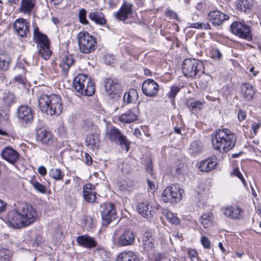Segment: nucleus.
<instances>
[{
    "label": "nucleus",
    "instance_id": "f8f14e48",
    "mask_svg": "<svg viewBox=\"0 0 261 261\" xmlns=\"http://www.w3.org/2000/svg\"><path fill=\"white\" fill-rule=\"evenodd\" d=\"M30 23L24 18L17 19L14 23V29L16 33L21 37H27L30 35Z\"/></svg>",
    "mask_w": 261,
    "mask_h": 261
},
{
    "label": "nucleus",
    "instance_id": "aec40b11",
    "mask_svg": "<svg viewBox=\"0 0 261 261\" xmlns=\"http://www.w3.org/2000/svg\"><path fill=\"white\" fill-rule=\"evenodd\" d=\"M76 241L79 246L88 249L95 247L97 245L96 240L87 235L79 236L76 238Z\"/></svg>",
    "mask_w": 261,
    "mask_h": 261
},
{
    "label": "nucleus",
    "instance_id": "4d7b16f0",
    "mask_svg": "<svg viewBox=\"0 0 261 261\" xmlns=\"http://www.w3.org/2000/svg\"><path fill=\"white\" fill-rule=\"evenodd\" d=\"M24 79L21 75H17L13 79V83H18L20 84H24Z\"/></svg>",
    "mask_w": 261,
    "mask_h": 261
},
{
    "label": "nucleus",
    "instance_id": "0e129e2a",
    "mask_svg": "<svg viewBox=\"0 0 261 261\" xmlns=\"http://www.w3.org/2000/svg\"><path fill=\"white\" fill-rule=\"evenodd\" d=\"M260 126V124L259 123H254L252 124L251 128L255 134H256V132L259 128Z\"/></svg>",
    "mask_w": 261,
    "mask_h": 261
},
{
    "label": "nucleus",
    "instance_id": "864d4df0",
    "mask_svg": "<svg viewBox=\"0 0 261 261\" xmlns=\"http://www.w3.org/2000/svg\"><path fill=\"white\" fill-rule=\"evenodd\" d=\"M201 242L204 248L206 249H209L210 248V242L205 236L201 237Z\"/></svg>",
    "mask_w": 261,
    "mask_h": 261
},
{
    "label": "nucleus",
    "instance_id": "69168bd1",
    "mask_svg": "<svg viewBox=\"0 0 261 261\" xmlns=\"http://www.w3.org/2000/svg\"><path fill=\"white\" fill-rule=\"evenodd\" d=\"M147 183L151 190H154L155 189V185L153 181H151L150 180L147 179Z\"/></svg>",
    "mask_w": 261,
    "mask_h": 261
},
{
    "label": "nucleus",
    "instance_id": "4c0bfd02",
    "mask_svg": "<svg viewBox=\"0 0 261 261\" xmlns=\"http://www.w3.org/2000/svg\"><path fill=\"white\" fill-rule=\"evenodd\" d=\"M1 97L4 105L7 107L10 106L13 103L15 98L13 94L6 92L3 93Z\"/></svg>",
    "mask_w": 261,
    "mask_h": 261
},
{
    "label": "nucleus",
    "instance_id": "ea45409f",
    "mask_svg": "<svg viewBox=\"0 0 261 261\" xmlns=\"http://www.w3.org/2000/svg\"><path fill=\"white\" fill-rule=\"evenodd\" d=\"M123 135L120 130L116 127H113L110 130L109 138L112 141L118 140Z\"/></svg>",
    "mask_w": 261,
    "mask_h": 261
},
{
    "label": "nucleus",
    "instance_id": "b1692460",
    "mask_svg": "<svg viewBox=\"0 0 261 261\" xmlns=\"http://www.w3.org/2000/svg\"><path fill=\"white\" fill-rule=\"evenodd\" d=\"M135 237L134 233L130 229H127L120 236L118 244L120 246L130 245L134 242Z\"/></svg>",
    "mask_w": 261,
    "mask_h": 261
},
{
    "label": "nucleus",
    "instance_id": "a211bd4d",
    "mask_svg": "<svg viewBox=\"0 0 261 261\" xmlns=\"http://www.w3.org/2000/svg\"><path fill=\"white\" fill-rule=\"evenodd\" d=\"M139 110L138 108H134L126 111L119 117V121L124 123H130L138 120Z\"/></svg>",
    "mask_w": 261,
    "mask_h": 261
},
{
    "label": "nucleus",
    "instance_id": "412c9836",
    "mask_svg": "<svg viewBox=\"0 0 261 261\" xmlns=\"http://www.w3.org/2000/svg\"><path fill=\"white\" fill-rule=\"evenodd\" d=\"M228 18V16L218 10L212 11L208 15V20L216 25H220L224 21Z\"/></svg>",
    "mask_w": 261,
    "mask_h": 261
},
{
    "label": "nucleus",
    "instance_id": "8fccbe9b",
    "mask_svg": "<svg viewBox=\"0 0 261 261\" xmlns=\"http://www.w3.org/2000/svg\"><path fill=\"white\" fill-rule=\"evenodd\" d=\"M203 103L199 101H193L188 104V107L189 109L196 110L200 109Z\"/></svg>",
    "mask_w": 261,
    "mask_h": 261
},
{
    "label": "nucleus",
    "instance_id": "4468645a",
    "mask_svg": "<svg viewBox=\"0 0 261 261\" xmlns=\"http://www.w3.org/2000/svg\"><path fill=\"white\" fill-rule=\"evenodd\" d=\"M17 117L21 122L29 123L33 119V111L28 106L22 105L17 109Z\"/></svg>",
    "mask_w": 261,
    "mask_h": 261
},
{
    "label": "nucleus",
    "instance_id": "4be33fe9",
    "mask_svg": "<svg viewBox=\"0 0 261 261\" xmlns=\"http://www.w3.org/2000/svg\"><path fill=\"white\" fill-rule=\"evenodd\" d=\"M100 142L99 134L97 131L86 137L85 144L87 147L94 150L99 148Z\"/></svg>",
    "mask_w": 261,
    "mask_h": 261
},
{
    "label": "nucleus",
    "instance_id": "72a5a7b5",
    "mask_svg": "<svg viewBox=\"0 0 261 261\" xmlns=\"http://www.w3.org/2000/svg\"><path fill=\"white\" fill-rule=\"evenodd\" d=\"M199 222L203 226L204 228L211 227L213 223L212 214L208 212L202 214L199 219Z\"/></svg>",
    "mask_w": 261,
    "mask_h": 261
},
{
    "label": "nucleus",
    "instance_id": "473e14b6",
    "mask_svg": "<svg viewBox=\"0 0 261 261\" xmlns=\"http://www.w3.org/2000/svg\"><path fill=\"white\" fill-rule=\"evenodd\" d=\"M89 18L96 23L103 25L106 23V20L102 13L99 11L92 12L89 14Z\"/></svg>",
    "mask_w": 261,
    "mask_h": 261
},
{
    "label": "nucleus",
    "instance_id": "6e6d98bb",
    "mask_svg": "<svg viewBox=\"0 0 261 261\" xmlns=\"http://www.w3.org/2000/svg\"><path fill=\"white\" fill-rule=\"evenodd\" d=\"M125 183L126 181H125L124 184H122L121 186L120 187L121 189L122 190L130 192L133 189L132 184L128 185V184H125Z\"/></svg>",
    "mask_w": 261,
    "mask_h": 261
},
{
    "label": "nucleus",
    "instance_id": "338daca9",
    "mask_svg": "<svg viewBox=\"0 0 261 261\" xmlns=\"http://www.w3.org/2000/svg\"><path fill=\"white\" fill-rule=\"evenodd\" d=\"M155 261H160L162 258V255L161 253H157L154 255Z\"/></svg>",
    "mask_w": 261,
    "mask_h": 261
},
{
    "label": "nucleus",
    "instance_id": "9b49d317",
    "mask_svg": "<svg viewBox=\"0 0 261 261\" xmlns=\"http://www.w3.org/2000/svg\"><path fill=\"white\" fill-rule=\"evenodd\" d=\"M159 90V85L152 79H147L142 84V91L143 94L147 96H155Z\"/></svg>",
    "mask_w": 261,
    "mask_h": 261
},
{
    "label": "nucleus",
    "instance_id": "7c9ffc66",
    "mask_svg": "<svg viewBox=\"0 0 261 261\" xmlns=\"http://www.w3.org/2000/svg\"><path fill=\"white\" fill-rule=\"evenodd\" d=\"M241 93L247 100H250L252 99L255 91L252 85L248 83H244L241 86Z\"/></svg>",
    "mask_w": 261,
    "mask_h": 261
},
{
    "label": "nucleus",
    "instance_id": "7ed1b4c3",
    "mask_svg": "<svg viewBox=\"0 0 261 261\" xmlns=\"http://www.w3.org/2000/svg\"><path fill=\"white\" fill-rule=\"evenodd\" d=\"M38 104L42 112L50 116L59 115L63 108L62 98L57 94L41 95Z\"/></svg>",
    "mask_w": 261,
    "mask_h": 261
},
{
    "label": "nucleus",
    "instance_id": "680f3d73",
    "mask_svg": "<svg viewBox=\"0 0 261 261\" xmlns=\"http://www.w3.org/2000/svg\"><path fill=\"white\" fill-rule=\"evenodd\" d=\"M38 171L42 176L46 175L47 173L46 168L42 166H41L38 167Z\"/></svg>",
    "mask_w": 261,
    "mask_h": 261
},
{
    "label": "nucleus",
    "instance_id": "a18cd8bd",
    "mask_svg": "<svg viewBox=\"0 0 261 261\" xmlns=\"http://www.w3.org/2000/svg\"><path fill=\"white\" fill-rule=\"evenodd\" d=\"M171 195L170 186L165 188L162 193V199L165 202H171Z\"/></svg>",
    "mask_w": 261,
    "mask_h": 261
},
{
    "label": "nucleus",
    "instance_id": "20e7f679",
    "mask_svg": "<svg viewBox=\"0 0 261 261\" xmlns=\"http://www.w3.org/2000/svg\"><path fill=\"white\" fill-rule=\"evenodd\" d=\"M181 70L185 76L197 79L204 73V67L201 61L195 59L187 58L183 61Z\"/></svg>",
    "mask_w": 261,
    "mask_h": 261
},
{
    "label": "nucleus",
    "instance_id": "0eeeda50",
    "mask_svg": "<svg viewBox=\"0 0 261 261\" xmlns=\"http://www.w3.org/2000/svg\"><path fill=\"white\" fill-rule=\"evenodd\" d=\"M79 49L84 54L93 52L97 47L96 39L87 32H81L77 35Z\"/></svg>",
    "mask_w": 261,
    "mask_h": 261
},
{
    "label": "nucleus",
    "instance_id": "39448f33",
    "mask_svg": "<svg viewBox=\"0 0 261 261\" xmlns=\"http://www.w3.org/2000/svg\"><path fill=\"white\" fill-rule=\"evenodd\" d=\"M73 86L78 93L85 96H92L95 92L94 83L84 74H79L74 78Z\"/></svg>",
    "mask_w": 261,
    "mask_h": 261
},
{
    "label": "nucleus",
    "instance_id": "1a4fd4ad",
    "mask_svg": "<svg viewBox=\"0 0 261 261\" xmlns=\"http://www.w3.org/2000/svg\"><path fill=\"white\" fill-rule=\"evenodd\" d=\"M102 219V225L105 226L110 223L112 219L117 218V214L113 204L106 203L103 204V209L101 211Z\"/></svg>",
    "mask_w": 261,
    "mask_h": 261
},
{
    "label": "nucleus",
    "instance_id": "2f4dec72",
    "mask_svg": "<svg viewBox=\"0 0 261 261\" xmlns=\"http://www.w3.org/2000/svg\"><path fill=\"white\" fill-rule=\"evenodd\" d=\"M236 5L238 10L247 12L252 8L253 1L252 0H238L236 3Z\"/></svg>",
    "mask_w": 261,
    "mask_h": 261
},
{
    "label": "nucleus",
    "instance_id": "3c124183",
    "mask_svg": "<svg viewBox=\"0 0 261 261\" xmlns=\"http://www.w3.org/2000/svg\"><path fill=\"white\" fill-rule=\"evenodd\" d=\"M231 174L235 176L238 177L242 181V182L245 185H246V180L244 178L242 174L238 168L236 167L233 168Z\"/></svg>",
    "mask_w": 261,
    "mask_h": 261
},
{
    "label": "nucleus",
    "instance_id": "423d86ee",
    "mask_svg": "<svg viewBox=\"0 0 261 261\" xmlns=\"http://www.w3.org/2000/svg\"><path fill=\"white\" fill-rule=\"evenodd\" d=\"M33 35L34 41L37 43L40 55L45 60H48L52 53L48 37L40 32L38 27L34 29Z\"/></svg>",
    "mask_w": 261,
    "mask_h": 261
},
{
    "label": "nucleus",
    "instance_id": "f257e3e1",
    "mask_svg": "<svg viewBox=\"0 0 261 261\" xmlns=\"http://www.w3.org/2000/svg\"><path fill=\"white\" fill-rule=\"evenodd\" d=\"M36 217V211L32 206L21 203L16 208L9 211L6 223L13 228H21L33 223Z\"/></svg>",
    "mask_w": 261,
    "mask_h": 261
},
{
    "label": "nucleus",
    "instance_id": "5701e85b",
    "mask_svg": "<svg viewBox=\"0 0 261 261\" xmlns=\"http://www.w3.org/2000/svg\"><path fill=\"white\" fill-rule=\"evenodd\" d=\"M105 87L109 94H117L120 88L117 79H107L105 81Z\"/></svg>",
    "mask_w": 261,
    "mask_h": 261
},
{
    "label": "nucleus",
    "instance_id": "6ab92c4d",
    "mask_svg": "<svg viewBox=\"0 0 261 261\" xmlns=\"http://www.w3.org/2000/svg\"><path fill=\"white\" fill-rule=\"evenodd\" d=\"M95 186L88 183L83 187V195L84 199L88 202H94L96 199V192Z\"/></svg>",
    "mask_w": 261,
    "mask_h": 261
},
{
    "label": "nucleus",
    "instance_id": "e2e57ef3",
    "mask_svg": "<svg viewBox=\"0 0 261 261\" xmlns=\"http://www.w3.org/2000/svg\"><path fill=\"white\" fill-rule=\"evenodd\" d=\"M7 203L0 199V213L6 210Z\"/></svg>",
    "mask_w": 261,
    "mask_h": 261
},
{
    "label": "nucleus",
    "instance_id": "de8ad7c7",
    "mask_svg": "<svg viewBox=\"0 0 261 261\" xmlns=\"http://www.w3.org/2000/svg\"><path fill=\"white\" fill-rule=\"evenodd\" d=\"M87 12L85 9H81L79 13L80 22L83 24H88L89 22L86 18Z\"/></svg>",
    "mask_w": 261,
    "mask_h": 261
},
{
    "label": "nucleus",
    "instance_id": "9d476101",
    "mask_svg": "<svg viewBox=\"0 0 261 261\" xmlns=\"http://www.w3.org/2000/svg\"><path fill=\"white\" fill-rule=\"evenodd\" d=\"M159 205H152L149 202L145 201L139 203L137 207V211L143 217L149 218L159 210Z\"/></svg>",
    "mask_w": 261,
    "mask_h": 261
},
{
    "label": "nucleus",
    "instance_id": "603ef678",
    "mask_svg": "<svg viewBox=\"0 0 261 261\" xmlns=\"http://www.w3.org/2000/svg\"><path fill=\"white\" fill-rule=\"evenodd\" d=\"M222 54L218 49H213L211 54V56L215 59H219L221 58Z\"/></svg>",
    "mask_w": 261,
    "mask_h": 261
},
{
    "label": "nucleus",
    "instance_id": "6e6552de",
    "mask_svg": "<svg viewBox=\"0 0 261 261\" xmlns=\"http://www.w3.org/2000/svg\"><path fill=\"white\" fill-rule=\"evenodd\" d=\"M232 32L236 36L245 39L247 40H251L252 36L250 28L243 22L236 21L231 25Z\"/></svg>",
    "mask_w": 261,
    "mask_h": 261
},
{
    "label": "nucleus",
    "instance_id": "c85d7f7f",
    "mask_svg": "<svg viewBox=\"0 0 261 261\" xmlns=\"http://www.w3.org/2000/svg\"><path fill=\"white\" fill-rule=\"evenodd\" d=\"M144 250L146 252L150 253L154 248V240L151 236V233L146 232L143 240Z\"/></svg>",
    "mask_w": 261,
    "mask_h": 261
},
{
    "label": "nucleus",
    "instance_id": "a19ab883",
    "mask_svg": "<svg viewBox=\"0 0 261 261\" xmlns=\"http://www.w3.org/2000/svg\"><path fill=\"white\" fill-rule=\"evenodd\" d=\"M49 176L56 180H62L64 177V173L58 168H53L49 171Z\"/></svg>",
    "mask_w": 261,
    "mask_h": 261
},
{
    "label": "nucleus",
    "instance_id": "774afa93",
    "mask_svg": "<svg viewBox=\"0 0 261 261\" xmlns=\"http://www.w3.org/2000/svg\"><path fill=\"white\" fill-rule=\"evenodd\" d=\"M249 71L252 73L253 75L254 76H256L257 74V73H258V71H254V67H251V68H250Z\"/></svg>",
    "mask_w": 261,
    "mask_h": 261
},
{
    "label": "nucleus",
    "instance_id": "13d9d810",
    "mask_svg": "<svg viewBox=\"0 0 261 261\" xmlns=\"http://www.w3.org/2000/svg\"><path fill=\"white\" fill-rule=\"evenodd\" d=\"M246 114L245 111L240 110L238 113V117L240 121L244 120L246 118Z\"/></svg>",
    "mask_w": 261,
    "mask_h": 261
},
{
    "label": "nucleus",
    "instance_id": "f3484780",
    "mask_svg": "<svg viewBox=\"0 0 261 261\" xmlns=\"http://www.w3.org/2000/svg\"><path fill=\"white\" fill-rule=\"evenodd\" d=\"M36 140L43 144L51 145L53 143L51 132L45 128H39L37 130Z\"/></svg>",
    "mask_w": 261,
    "mask_h": 261
},
{
    "label": "nucleus",
    "instance_id": "c03bdc74",
    "mask_svg": "<svg viewBox=\"0 0 261 261\" xmlns=\"http://www.w3.org/2000/svg\"><path fill=\"white\" fill-rule=\"evenodd\" d=\"M31 184L32 185L33 188L38 192L42 194L46 193L47 190L46 188L43 185L41 184L40 182L32 180Z\"/></svg>",
    "mask_w": 261,
    "mask_h": 261
},
{
    "label": "nucleus",
    "instance_id": "ddd939ff",
    "mask_svg": "<svg viewBox=\"0 0 261 261\" xmlns=\"http://www.w3.org/2000/svg\"><path fill=\"white\" fill-rule=\"evenodd\" d=\"M132 7L133 5L131 4L124 3L121 7L119 11L115 14L116 17L122 21L135 17L136 13L132 9Z\"/></svg>",
    "mask_w": 261,
    "mask_h": 261
},
{
    "label": "nucleus",
    "instance_id": "c756f323",
    "mask_svg": "<svg viewBox=\"0 0 261 261\" xmlns=\"http://www.w3.org/2000/svg\"><path fill=\"white\" fill-rule=\"evenodd\" d=\"M116 261H140V259L134 252L124 251L118 255Z\"/></svg>",
    "mask_w": 261,
    "mask_h": 261
},
{
    "label": "nucleus",
    "instance_id": "052dcab7",
    "mask_svg": "<svg viewBox=\"0 0 261 261\" xmlns=\"http://www.w3.org/2000/svg\"><path fill=\"white\" fill-rule=\"evenodd\" d=\"M105 62L108 64H110L113 63L114 58L113 56L109 54L107 55L105 57Z\"/></svg>",
    "mask_w": 261,
    "mask_h": 261
},
{
    "label": "nucleus",
    "instance_id": "5fc2aeb1",
    "mask_svg": "<svg viewBox=\"0 0 261 261\" xmlns=\"http://www.w3.org/2000/svg\"><path fill=\"white\" fill-rule=\"evenodd\" d=\"M166 16L170 17V18L177 19L178 17L177 14L170 9H167L166 11Z\"/></svg>",
    "mask_w": 261,
    "mask_h": 261
},
{
    "label": "nucleus",
    "instance_id": "393cba45",
    "mask_svg": "<svg viewBox=\"0 0 261 261\" xmlns=\"http://www.w3.org/2000/svg\"><path fill=\"white\" fill-rule=\"evenodd\" d=\"M223 214L230 219H240L242 217V210L238 206H228L223 209Z\"/></svg>",
    "mask_w": 261,
    "mask_h": 261
},
{
    "label": "nucleus",
    "instance_id": "58836bf2",
    "mask_svg": "<svg viewBox=\"0 0 261 261\" xmlns=\"http://www.w3.org/2000/svg\"><path fill=\"white\" fill-rule=\"evenodd\" d=\"M202 150V147L200 143L198 141H195L190 145L189 152L192 155H196L199 154Z\"/></svg>",
    "mask_w": 261,
    "mask_h": 261
},
{
    "label": "nucleus",
    "instance_id": "2eb2a0df",
    "mask_svg": "<svg viewBox=\"0 0 261 261\" xmlns=\"http://www.w3.org/2000/svg\"><path fill=\"white\" fill-rule=\"evenodd\" d=\"M1 154L3 159L12 164H14L19 159V154L10 146L4 148Z\"/></svg>",
    "mask_w": 261,
    "mask_h": 261
},
{
    "label": "nucleus",
    "instance_id": "bb28decb",
    "mask_svg": "<svg viewBox=\"0 0 261 261\" xmlns=\"http://www.w3.org/2000/svg\"><path fill=\"white\" fill-rule=\"evenodd\" d=\"M171 195V202L177 203L182 199V195L184 192V190L178 185H172L170 186Z\"/></svg>",
    "mask_w": 261,
    "mask_h": 261
},
{
    "label": "nucleus",
    "instance_id": "a878e982",
    "mask_svg": "<svg viewBox=\"0 0 261 261\" xmlns=\"http://www.w3.org/2000/svg\"><path fill=\"white\" fill-rule=\"evenodd\" d=\"M36 4V0H21L19 8L20 12L27 15H31Z\"/></svg>",
    "mask_w": 261,
    "mask_h": 261
},
{
    "label": "nucleus",
    "instance_id": "09e8293b",
    "mask_svg": "<svg viewBox=\"0 0 261 261\" xmlns=\"http://www.w3.org/2000/svg\"><path fill=\"white\" fill-rule=\"evenodd\" d=\"M118 141L119 142L120 145L122 147L124 146L126 151H128L129 149L130 142L127 140L126 137L123 135Z\"/></svg>",
    "mask_w": 261,
    "mask_h": 261
},
{
    "label": "nucleus",
    "instance_id": "c9c22d12",
    "mask_svg": "<svg viewBox=\"0 0 261 261\" xmlns=\"http://www.w3.org/2000/svg\"><path fill=\"white\" fill-rule=\"evenodd\" d=\"M162 213L165 216L170 223L177 225L180 223V220L171 212L166 209H161Z\"/></svg>",
    "mask_w": 261,
    "mask_h": 261
},
{
    "label": "nucleus",
    "instance_id": "f704fd0d",
    "mask_svg": "<svg viewBox=\"0 0 261 261\" xmlns=\"http://www.w3.org/2000/svg\"><path fill=\"white\" fill-rule=\"evenodd\" d=\"M138 97V92L135 89H130L128 92H126L123 96V101L125 103H129L135 102Z\"/></svg>",
    "mask_w": 261,
    "mask_h": 261
},
{
    "label": "nucleus",
    "instance_id": "79ce46f5",
    "mask_svg": "<svg viewBox=\"0 0 261 261\" xmlns=\"http://www.w3.org/2000/svg\"><path fill=\"white\" fill-rule=\"evenodd\" d=\"M180 90V88L179 87L173 86L171 87L170 90L167 94L168 97L172 99L171 102L174 105H175L174 98Z\"/></svg>",
    "mask_w": 261,
    "mask_h": 261
},
{
    "label": "nucleus",
    "instance_id": "e433bc0d",
    "mask_svg": "<svg viewBox=\"0 0 261 261\" xmlns=\"http://www.w3.org/2000/svg\"><path fill=\"white\" fill-rule=\"evenodd\" d=\"M10 59L5 53L0 51V69L6 70L8 68Z\"/></svg>",
    "mask_w": 261,
    "mask_h": 261
},
{
    "label": "nucleus",
    "instance_id": "f03ea898",
    "mask_svg": "<svg viewBox=\"0 0 261 261\" xmlns=\"http://www.w3.org/2000/svg\"><path fill=\"white\" fill-rule=\"evenodd\" d=\"M212 143L215 150L227 152L235 146L236 135L227 128L217 129L212 135Z\"/></svg>",
    "mask_w": 261,
    "mask_h": 261
},
{
    "label": "nucleus",
    "instance_id": "cd10ccee",
    "mask_svg": "<svg viewBox=\"0 0 261 261\" xmlns=\"http://www.w3.org/2000/svg\"><path fill=\"white\" fill-rule=\"evenodd\" d=\"M74 63V60L71 56H65L62 57L59 66L64 74H67L69 68Z\"/></svg>",
    "mask_w": 261,
    "mask_h": 261
},
{
    "label": "nucleus",
    "instance_id": "37998d69",
    "mask_svg": "<svg viewBox=\"0 0 261 261\" xmlns=\"http://www.w3.org/2000/svg\"><path fill=\"white\" fill-rule=\"evenodd\" d=\"M189 27L201 30H209L211 29V27L208 23L200 22L191 23Z\"/></svg>",
    "mask_w": 261,
    "mask_h": 261
},
{
    "label": "nucleus",
    "instance_id": "49530a36",
    "mask_svg": "<svg viewBox=\"0 0 261 261\" xmlns=\"http://www.w3.org/2000/svg\"><path fill=\"white\" fill-rule=\"evenodd\" d=\"M11 254L10 251L0 246V258L2 259L6 260L11 257Z\"/></svg>",
    "mask_w": 261,
    "mask_h": 261
},
{
    "label": "nucleus",
    "instance_id": "bf43d9fd",
    "mask_svg": "<svg viewBox=\"0 0 261 261\" xmlns=\"http://www.w3.org/2000/svg\"><path fill=\"white\" fill-rule=\"evenodd\" d=\"M85 162L89 166L92 164V159L91 156L87 153H85Z\"/></svg>",
    "mask_w": 261,
    "mask_h": 261
},
{
    "label": "nucleus",
    "instance_id": "dca6fc26",
    "mask_svg": "<svg viewBox=\"0 0 261 261\" xmlns=\"http://www.w3.org/2000/svg\"><path fill=\"white\" fill-rule=\"evenodd\" d=\"M218 164V158L216 155H212L202 161L200 163L199 168L202 172H209L215 169Z\"/></svg>",
    "mask_w": 261,
    "mask_h": 261
}]
</instances>
